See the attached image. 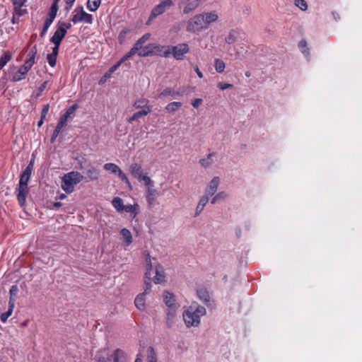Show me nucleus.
I'll list each match as a JSON object with an SVG mask.
<instances>
[{"label": "nucleus", "mask_w": 362, "mask_h": 362, "mask_svg": "<svg viewBox=\"0 0 362 362\" xmlns=\"http://www.w3.org/2000/svg\"><path fill=\"white\" fill-rule=\"evenodd\" d=\"M129 59V58L127 57V54H125L123 57H122L120 59V60L116 64H115L110 69V70H109L110 74H111L112 73L115 71L123 62H124L125 61H127Z\"/></svg>", "instance_id": "nucleus-42"}, {"label": "nucleus", "mask_w": 362, "mask_h": 362, "mask_svg": "<svg viewBox=\"0 0 362 362\" xmlns=\"http://www.w3.org/2000/svg\"><path fill=\"white\" fill-rule=\"evenodd\" d=\"M28 73L27 71L23 69L22 66L12 75L8 76V78L13 81H19L25 78V74Z\"/></svg>", "instance_id": "nucleus-26"}, {"label": "nucleus", "mask_w": 362, "mask_h": 362, "mask_svg": "<svg viewBox=\"0 0 362 362\" xmlns=\"http://www.w3.org/2000/svg\"><path fill=\"white\" fill-rule=\"evenodd\" d=\"M232 84H230V83H223V82H220L217 84V86L219 89L221 90H225V89H227L228 88H230L232 87Z\"/></svg>", "instance_id": "nucleus-54"}, {"label": "nucleus", "mask_w": 362, "mask_h": 362, "mask_svg": "<svg viewBox=\"0 0 362 362\" xmlns=\"http://www.w3.org/2000/svg\"><path fill=\"white\" fill-rule=\"evenodd\" d=\"M145 263H146V273L145 276L146 278H148V280L151 279V272L153 268L152 265V258L150 256V254L147 252L146 254V259H145Z\"/></svg>", "instance_id": "nucleus-28"}, {"label": "nucleus", "mask_w": 362, "mask_h": 362, "mask_svg": "<svg viewBox=\"0 0 362 362\" xmlns=\"http://www.w3.org/2000/svg\"><path fill=\"white\" fill-rule=\"evenodd\" d=\"M101 0H88L87 8L90 11H95L100 7Z\"/></svg>", "instance_id": "nucleus-33"}, {"label": "nucleus", "mask_w": 362, "mask_h": 362, "mask_svg": "<svg viewBox=\"0 0 362 362\" xmlns=\"http://www.w3.org/2000/svg\"><path fill=\"white\" fill-rule=\"evenodd\" d=\"M47 61H48L49 64L51 66L54 67L56 65L57 56L52 55L51 54H47Z\"/></svg>", "instance_id": "nucleus-51"}, {"label": "nucleus", "mask_w": 362, "mask_h": 362, "mask_svg": "<svg viewBox=\"0 0 362 362\" xmlns=\"http://www.w3.org/2000/svg\"><path fill=\"white\" fill-rule=\"evenodd\" d=\"M147 362H158L156 353L151 346L148 349Z\"/></svg>", "instance_id": "nucleus-36"}, {"label": "nucleus", "mask_w": 362, "mask_h": 362, "mask_svg": "<svg viewBox=\"0 0 362 362\" xmlns=\"http://www.w3.org/2000/svg\"><path fill=\"white\" fill-rule=\"evenodd\" d=\"M139 210V205L137 204H135L134 205L132 204H127L125 205L124 207V211L130 214V217L132 219H134L136 218L138 214Z\"/></svg>", "instance_id": "nucleus-27"}, {"label": "nucleus", "mask_w": 362, "mask_h": 362, "mask_svg": "<svg viewBox=\"0 0 362 362\" xmlns=\"http://www.w3.org/2000/svg\"><path fill=\"white\" fill-rule=\"evenodd\" d=\"M156 45L149 44L145 46L141 50L138 52L139 56L140 57H148L154 54Z\"/></svg>", "instance_id": "nucleus-22"}, {"label": "nucleus", "mask_w": 362, "mask_h": 362, "mask_svg": "<svg viewBox=\"0 0 362 362\" xmlns=\"http://www.w3.org/2000/svg\"><path fill=\"white\" fill-rule=\"evenodd\" d=\"M65 1L67 5V6L66 7V9L69 11L71 8L75 0H65Z\"/></svg>", "instance_id": "nucleus-59"}, {"label": "nucleus", "mask_w": 362, "mask_h": 362, "mask_svg": "<svg viewBox=\"0 0 362 362\" xmlns=\"http://www.w3.org/2000/svg\"><path fill=\"white\" fill-rule=\"evenodd\" d=\"M18 291V288L16 286H11L10 289V293H11V298H13V296H15Z\"/></svg>", "instance_id": "nucleus-57"}, {"label": "nucleus", "mask_w": 362, "mask_h": 362, "mask_svg": "<svg viewBox=\"0 0 362 362\" xmlns=\"http://www.w3.org/2000/svg\"><path fill=\"white\" fill-rule=\"evenodd\" d=\"M129 171L134 177L138 180L144 175L142 166L137 163L131 164L129 167Z\"/></svg>", "instance_id": "nucleus-16"}, {"label": "nucleus", "mask_w": 362, "mask_h": 362, "mask_svg": "<svg viewBox=\"0 0 362 362\" xmlns=\"http://www.w3.org/2000/svg\"><path fill=\"white\" fill-rule=\"evenodd\" d=\"M295 5L302 11H306L308 9V4L305 0H296Z\"/></svg>", "instance_id": "nucleus-48"}, {"label": "nucleus", "mask_w": 362, "mask_h": 362, "mask_svg": "<svg viewBox=\"0 0 362 362\" xmlns=\"http://www.w3.org/2000/svg\"><path fill=\"white\" fill-rule=\"evenodd\" d=\"M156 47H158V48H155L156 52H154V54H156L160 57H164L163 53L166 52V49H169V46L164 47V46H160V45H156Z\"/></svg>", "instance_id": "nucleus-47"}, {"label": "nucleus", "mask_w": 362, "mask_h": 362, "mask_svg": "<svg viewBox=\"0 0 362 362\" xmlns=\"http://www.w3.org/2000/svg\"><path fill=\"white\" fill-rule=\"evenodd\" d=\"M15 298H10L9 303H8V310L4 313H1V321L6 322V320L11 315L13 308L15 307Z\"/></svg>", "instance_id": "nucleus-25"}, {"label": "nucleus", "mask_w": 362, "mask_h": 362, "mask_svg": "<svg viewBox=\"0 0 362 362\" xmlns=\"http://www.w3.org/2000/svg\"><path fill=\"white\" fill-rule=\"evenodd\" d=\"M182 107L180 102H172L165 106V110L168 112H174Z\"/></svg>", "instance_id": "nucleus-31"}, {"label": "nucleus", "mask_w": 362, "mask_h": 362, "mask_svg": "<svg viewBox=\"0 0 362 362\" xmlns=\"http://www.w3.org/2000/svg\"><path fill=\"white\" fill-rule=\"evenodd\" d=\"M151 112V107H146L145 109H143L141 111H138V112H135L132 117H130L127 119V121L129 123H132L134 121L138 119L141 117L147 115Z\"/></svg>", "instance_id": "nucleus-21"}, {"label": "nucleus", "mask_w": 362, "mask_h": 362, "mask_svg": "<svg viewBox=\"0 0 362 362\" xmlns=\"http://www.w3.org/2000/svg\"><path fill=\"white\" fill-rule=\"evenodd\" d=\"M189 52V47L187 43H180L175 46H169V49L163 53L164 57H168L170 54L176 60H182L185 54Z\"/></svg>", "instance_id": "nucleus-3"}, {"label": "nucleus", "mask_w": 362, "mask_h": 362, "mask_svg": "<svg viewBox=\"0 0 362 362\" xmlns=\"http://www.w3.org/2000/svg\"><path fill=\"white\" fill-rule=\"evenodd\" d=\"M134 362H143V361L139 355H137V357L135 359Z\"/></svg>", "instance_id": "nucleus-64"}, {"label": "nucleus", "mask_w": 362, "mask_h": 362, "mask_svg": "<svg viewBox=\"0 0 362 362\" xmlns=\"http://www.w3.org/2000/svg\"><path fill=\"white\" fill-rule=\"evenodd\" d=\"M59 27L61 28V29H64V31H67V30H69V28H71V24L69 23H64V22H59Z\"/></svg>", "instance_id": "nucleus-53"}, {"label": "nucleus", "mask_w": 362, "mask_h": 362, "mask_svg": "<svg viewBox=\"0 0 362 362\" xmlns=\"http://www.w3.org/2000/svg\"><path fill=\"white\" fill-rule=\"evenodd\" d=\"M30 177V176H29V175L22 174L21 179H20L19 187H23L25 188L28 187V182Z\"/></svg>", "instance_id": "nucleus-46"}, {"label": "nucleus", "mask_w": 362, "mask_h": 362, "mask_svg": "<svg viewBox=\"0 0 362 362\" xmlns=\"http://www.w3.org/2000/svg\"><path fill=\"white\" fill-rule=\"evenodd\" d=\"M59 133H60V131H59L58 129H54L52 136V139H51L52 142H53L55 140V139L58 136Z\"/></svg>", "instance_id": "nucleus-61"}, {"label": "nucleus", "mask_w": 362, "mask_h": 362, "mask_svg": "<svg viewBox=\"0 0 362 362\" xmlns=\"http://www.w3.org/2000/svg\"><path fill=\"white\" fill-rule=\"evenodd\" d=\"M206 313V308L197 303L190 305L183 313L182 317L187 327H198L200 318Z\"/></svg>", "instance_id": "nucleus-1"}, {"label": "nucleus", "mask_w": 362, "mask_h": 362, "mask_svg": "<svg viewBox=\"0 0 362 362\" xmlns=\"http://www.w3.org/2000/svg\"><path fill=\"white\" fill-rule=\"evenodd\" d=\"M113 356H114V358H113L114 362H122L124 358L125 354L123 351L118 349L115 351Z\"/></svg>", "instance_id": "nucleus-38"}, {"label": "nucleus", "mask_w": 362, "mask_h": 362, "mask_svg": "<svg viewBox=\"0 0 362 362\" xmlns=\"http://www.w3.org/2000/svg\"><path fill=\"white\" fill-rule=\"evenodd\" d=\"M66 35V31L64 29H61L59 27L55 31L53 36L51 37V42L54 44V45H60L62 40L64 37Z\"/></svg>", "instance_id": "nucleus-17"}, {"label": "nucleus", "mask_w": 362, "mask_h": 362, "mask_svg": "<svg viewBox=\"0 0 362 362\" xmlns=\"http://www.w3.org/2000/svg\"><path fill=\"white\" fill-rule=\"evenodd\" d=\"M57 10H58L57 5H55V4H53L51 7V10H50V12L49 14V17L48 18L51 19L52 21H54V19L56 17Z\"/></svg>", "instance_id": "nucleus-49"}, {"label": "nucleus", "mask_w": 362, "mask_h": 362, "mask_svg": "<svg viewBox=\"0 0 362 362\" xmlns=\"http://www.w3.org/2000/svg\"><path fill=\"white\" fill-rule=\"evenodd\" d=\"M53 21H52L51 19H46L45 22V25H44V27H43V29L40 33V35L41 36H43L46 32L47 31L48 28H49V26L51 25V24L52 23Z\"/></svg>", "instance_id": "nucleus-50"}, {"label": "nucleus", "mask_w": 362, "mask_h": 362, "mask_svg": "<svg viewBox=\"0 0 362 362\" xmlns=\"http://www.w3.org/2000/svg\"><path fill=\"white\" fill-rule=\"evenodd\" d=\"M228 197V194L227 192L222 191L218 193H217L211 199V203L212 204H214L218 201L224 200Z\"/></svg>", "instance_id": "nucleus-35"}, {"label": "nucleus", "mask_w": 362, "mask_h": 362, "mask_svg": "<svg viewBox=\"0 0 362 362\" xmlns=\"http://www.w3.org/2000/svg\"><path fill=\"white\" fill-rule=\"evenodd\" d=\"M83 180V175L78 171H71L62 177L61 187L68 194L74 192L75 186Z\"/></svg>", "instance_id": "nucleus-2"}, {"label": "nucleus", "mask_w": 362, "mask_h": 362, "mask_svg": "<svg viewBox=\"0 0 362 362\" xmlns=\"http://www.w3.org/2000/svg\"><path fill=\"white\" fill-rule=\"evenodd\" d=\"M139 181H143L144 185H146V186H149L151 183V178L147 176V175H143L139 179Z\"/></svg>", "instance_id": "nucleus-52"}, {"label": "nucleus", "mask_w": 362, "mask_h": 362, "mask_svg": "<svg viewBox=\"0 0 362 362\" xmlns=\"http://www.w3.org/2000/svg\"><path fill=\"white\" fill-rule=\"evenodd\" d=\"M202 0H182V3L185 4L183 13H189L194 11L200 4Z\"/></svg>", "instance_id": "nucleus-14"}, {"label": "nucleus", "mask_w": 362, "mask_h": 362, "mask_svg": "<svg viewBox=\"0 0 362 362\" xmlns=\"http://www.w3.org/2000/svg\"><path fill=\"white\" fill-rule=\"evenodd\" d=\"M194 71H196L197 76L202 78H203V74L202 73V71L199 70V67L197 66H196L194 67Z\"/></svg>", "instance_id": "nucleus-62"}, {"label": "nucleus", "mask_w": 362, "mask_h": 362, "mask_svg": "<svg viewBox=\"0 0 362 362\" xmlns=\"http://www.w3.org/2000/svg\"><path fill=\"white\" fill-rule=\"evenodd\" d=\"M209 197H208L206 195H204L203 197H202L200 198V199H199V202H198V204L197 205V207H196L194 217H197L202 213V211H203L204 206H206V204L209 202Z\"/></svg>", "instance_id": "nucleus-24"}, {"label": "nucleus", "mask_w": 362, "mask_h": 362, "mask_svg": "<svg viewBox=\"0 0 362 362\" xmlns=\"http://www.w3.org/2000/svg\"><path fill=\"white\" fill-rule=\"evenodd\" d=\"M150 36L151 35L149 33H146L144 35L141 37H140L134 45L133 47L130 49V51L126 54L127 57L130 58L136 53L141 50L144 48V44H145L147 42Z\"/></svg>", "instance_id": "nucleus-9"}, {"label": "nucleus", "mask_w": 362, "mask_h": 362, "mask_svg": "<svg viewBox=\"0 0 362 362\" xmlns=\"http://www.w3.org/2000/svg\"><path fill=\"white\" fill-rule=\"evenodd\" d=\"M153 281L156 284H161L165 281V274L162 266L157 265L156 267V276Z\"/></svg>", "instance_id": "nucleus-20"}, {"label": "nucleus", "mask_w": 362, "mask_h": 362, "mask_svg": "<svg viewBox=\"0 0 362 362\" xmlns=\"http://www.w3.org/2000/svg\"><path fill=\"white\" fill-rule=\"evenodd\" d=\"M48 111H49V105H44L43 109L42 110V115H41V117H45V116L47 115Z\"/></svg>", "instance_id": "nucleus-58"}, {"label": "nucleus", "mask_w": 362, "mask_h": 362, "mask_svg": "<svg viewBox=\"0 0 362 362\" xmlns=\"http://www.w3.org/2000/svg\"><path fill=\"white\" fill-rule=\"evenodd\" d=\"M191 104L194 107L198 108L202 104V99L196 98L192 101Z\"/></svg>", "instance_id": "nucleus-55"}, {"label": "nucleus", "mask_w": 362, "mask_h": 362, "mask_svg": "<svg viewBox=\"0 0 362 362\" xmlns=\"http://www.w3.org/2000/svg\"><path fill=\"white\" fill-rule=\"evenodd\" d=\"M59 45H55L54 47L52 49V52L51 54L57 56L58 52H59Z\"/></svg>", "instance_id": "nucleus-63"}, {"label": "nucleus", "mask_w": 362, "mask_h": 362, "mask_svg": "<svg viewBox=\"0 0 362 362\" xmlns=\"http://www.w3.org/2000/svg\"><path fill=\"white\" fill-rule=\"evenodd\" d=\"M120 233L123 239L124 246H129L133 242V237L130 230L127 228H122L120 231Z\"/></svg>", "instance_id": "nucleus-19"}, {"label": "nucleus", "mask_w": 362, "mask_h": 362, "mask_svg": "<svg viewBox=\"0 0 362 362\" xmlns=\"http://www.w3.org/2000/svg\"><path fill=\"white\" fill-rule=\"evenodd\" d=\"M76 109V105H72L71 107H70L67 110L66 112H65V114L60 118V121L63 122L64 123H66V121H67V119L72 115L74 114V112H75Z\"/></svg>", "instance_id": "nucleus-40"}, {"label": "nucleus", "mask_w": 362, "mask_h": 362, "mask_svg": "<svg viewBox=\"0 0 362 362\" xmlns=\"http://www.w3.org/2000/svg\"><path fill=\"white\" fill-rule=\"evenodd\" d=\"M157 195L158 193L155 189L151 187H148L146 192V198L149 206H152L154 204L156 199L157 198Z\"/></svg>", "instance_id": "nucleus-18"}, {"label": "nucleus", "mask_w": 362, "mask_h": 362, "mask_svg": "<svg viewBox=\"0 0 362 362\" xmlns=\"http://www.w3.org/2000/svg\"><path fill=\"white\" fill-rule=\"evenodd\" d=\"M298 47H299V49H300V51L303 54H305L306 55L309 54V50L308 48L307 42L305 40H303L300 41L298 43Z\"/></svg>", "instance_id": "nucleus-44"}, {"label": "nucleus", "mask_w": 362, "mask_h": 362, "mask_svg": "<svg viewBox=\"0 0 362 362\" xmlns=\"http://www.w3.org/2000/svg\"><path fill=\"white\" fill-rule=\"evenodd\" d=\"M11 1H12L13 7H14V15L12 18V21L14 23L16 16H18L19 17V16H23L26 12V9L23 8L26 0H11Z\"/></svg>", "instance_id": "nucleus-11"}, {"label": "nucleus", "mask_w": 362, "mask_h": 362, "mask_svg": "<svg viewBox=\"0 0 362 362\" xmlns=\"http://www.w3.org/2000/svg\"><path fill=\"white\" fill-rule=\"evenodd\" d=\"M206 28V26L204 25L203 17L201 14H197L191 18L187 25V31L189 33H197L203 30Z\"/></svg>", "instance_id": "nucleus-5"}, {"label": "nucleus", "mask_w": 362, "mask_h": 362, "mask_svg": "<svg viewBox=\"0 0 362 362\" xmlns=\"http://www.w3.org/2000/svg\"><path fill=\"white\" fill-rule=\"evenodd\" d=\"M71 21L74 24L78 23L92 24L93 17V15L86 13L82 6H78L72 12Z\"/></svg>", "instance_id": "nucleus-4"}, {"label": "nucleus", "mask_w": 362, "mask_h": 362, "mask_svg": "<svg viewBox=\"0 0 362 362\" xmlns=\"http://www.w3.org/2000/svg\"><path fill=\"white\" fill-rule=\"evenodd\" d=\"M12 58V54L9 51H6L4 52L3 56H1V68Z\"/></svg>", "instance_id": "nucleus-43"}, {"label": "nucleus", "mask_w": 362, "mask_h": 362, "mask_svg": "<svg viewBox=\"0 0 362 362\" xmlns=\"http://www.w3.org/2000/svg\"><path fill=\"white\" fill-rule=\"evenodd\" d=\"M177 93L174 90L170 88L164 89L158 95L159 98L165 97L168 95L175 96Z\"/></svg>", "instance_id": "nucleus-45"}, {"label": "nucleus", "mask_w": 362, "mask_h": 362, "mask_svg": "<svg viewBox=\"0 0 362 362\" xmlns=\"http://www.w3.org/2000/svg\"><path fill=\"white\" fill-rule=\"evenodd\" d=\"M103 168L106 171H110L112 174H117L118 177L122 181L124 182L129 189H132V186L127 177L126 174L123 173L121 168L116 164L112 163H107L103 165Z\"/></svg>", "instance_id": "nucleus-6"}, {"label": "nucleus", "mask_w": 362, "mask_h": 362, "mask_svg": "<svg viewBox=\"0 0 362 362\" xmlns=\"http://www.w3.org/2000/svg\"><path fill=\"white\" fill-rule=\"evenodd\" d=\"M163 299H164V302L166 304V305L171 310L168 313V317H173L174 313H175V310L177 309V305L175 304V296L171 293L165 291L163 293Z\"/></svg>", "instance_id": "nucleus-8"}, {"label": "nucleus", "mask_w": 362, "mask_h": 362, "mask_svg": "<svg viewBox=\"0 0 362 362\" xmlns=\"http://www.w3.org/2000/svg\"><path fill=\"white\" fill-rule=\"evenodd\" d=\"M220 184V178L218 177H214L209 183L208 186L205 189V194L208 197L214 195L218 187Z\"/></svg>", "instance_id": "nucleus-12"}, {"label": "nucleus", "mask_w": 362, "mask_h": 362, "mask_svg": "<svg viewBox=\"0 0 362 362\" xmlns=\"http://www.w3.org/2000/svg\"><path fill=\"white\" fill-rule=\"evenodd\" d=\"M198 298L204 303H208L210 300L209 292L205 288H199L197 291Z\"/></svg>", "instance_id": "nucleus-29"}, {"label": "nucleus", "mask_w": 362, "mask_h": 362, "mask_svg": "<svg viewBox=\"0 0 362 362\" xmlns=\"http://www.w3.org/2000/svg\"><path fill=\"white\" fill-rule=\"evenodd\" d=\"M200 14L203 17L204 23L206 26L216 22L218 19V15L216 11L204 12Z\"/></svg>", "instance_id": "nucleus-13"}, {"label": "nucleus", "mask_w": 362, "mask_h": 362, "mask_svg": "<svg viewBox=\"0 0 362 362\" xmlns=\"http://www.w3.org/2000/svg\"><path fill=\"white\" fill-rule=\"evenodd\" d=\"M174 5V3L172 0H164L161 1L159 4L156 6L151 11V16L149 17V20L155 18L159 15L163 13L167 9L170 8L171 6Z\"/></svg>", "instance_id": "nucleus-7"}, {"label": "nucleus", "mask_w": 362, "mask_h": 362, "mask_svg": "<svg viewBox=\"0 0 362 362\" xmlns=\"http://www.w3.org/2000/svg\"><path fill=\"white\" fill-rule=\"evenodd\" d=\"M37 53L36 47H33L28 54L29 58L26 60L25 64L22 66L24 71H28L33 65L35 64V57Z\"/></svg>", "instance_id": "nucleus-15"}, {"label": "nucleus", "mask_w": 362, "mask_h": 362, "mask_svg": "<svg viewBox=\"0 0 362 362\" xmlns=\"http://www.w3.org/2000/svg\"><path fill=\"white\" fill-rule=\"evenodd\" d=\"M238 37V32L235 30H231L228 35L226 37L225 40L228 44H233Z\"/></svg>", "instance_id": "nucleus-32"}, {"label": "nucleus", "mask_w": 362, "mask_h": 362, "mask_svg": "<svg viewBox=\"0 0 362 362\" xmlns=\"http://www.w3.org/2000/svg\"><path fill=\"white\" fill-rule=\"evenodd\" d=\"M32 169H33V163L31 161L30 163L27 166V168H25V170H24L23 174L30 176L31 173H32Z\"/></svg>", "instance_id": "nucleus-56"}, {"label": "nucleus", "mask_w": 362, "mask_h": 362, "mask_svg": "<svg viewBox=\"0 0 362 362\" xmlns=\"http://www.w3.org/2000/svg\"><path fill=\"white\" fill-rule=\"evenodd\" d=\"M215 69L218 73H222L226 67L225 62L220 59H215Z\"/></svg>", "instance_id": "nucleus-41"}, {"label": "nucleus", "mask_w": 362, "mask_h": 362, "mask_svg": "<svg viewBox=\"0 0 362 362\" xmlns=\"http://www.w3.org/2000/svg\"><path fill=\"white\" fill-rule=\"evenodd\" d=\"M86 174L91 180H97L100 175L99 171L94 167L90 168Z\"/></svg>", "instance_id": "nucleus-34"}, {"label": "nucleus", "mask_w": 362, "mask_h": 362, "mask_svg": "<svg viewBox=\"0 0 362 362\" xmlns=\"http://www.w3.org/2000/svg\"><path fill=\"white\" fill-rule=\"evenodd\" d=\"M214 156V153L208 154L207 157L200 160L199 163L202 166L207 168L212 164V157Z\"/></svg>", "instance_id": "nucleus-39"}, {"label": "nucleus", "mask_w": 362, "mask_h": 362, "mask_svg": "<svg viewBox=\"0 0 362 362\" xmlns=\"http://www.w3.org/2000/svg\"><path fill=\"white\" fill-rule=\"evenodd\" d=\"M112 204L117 211H124V205L123 204V201L120 197H117L113 198Z\"/></svg>", "instance_id": "nucleus-30"}, {"label": "nucleus", "mask_w": 362, "mask_h": 362, "mask_svg": "<svg viewBox=\"0 0 362 362\" xmlns=\"http://www.w3.org/2000/svg\"><path fill=\"white\" fill-rule=\"evenodd\" d=\"M28 193V187L25 188L23 187H18L17 197H18V203L20 204V205L21 206H24V204L25 203V198H26Z\"/></svg>", "instance_id": "nucleus-23"}, {"label": "nucleus", "mask_w": 362, "mask_h": 362, "mask_svg": "<svg viewBox=\"0 0 362 362\" xmlns=\"http://www.w3.org/2000/svg\"><path fill=\"white\" fill-rule=\"evenodd\" d=\"M66 124L64 123L62 121H59V122L57 123L56 127H55V129H58L59 131L61 132L62 127L65 125Z\"/></svg>", "instance_id": "nucleus-60"}, {"label": "nucleus", "mask_w": 362, "mask_h": 362, "mask_svg": "<svg viewBox=\"0 0 362 362\" xmlns=\"http://www.w3.org/2000/svg\"><path fill=\"white\" fill-rule=\"evenodd\" d=\"M150 287H151V284L150 283H146V288H145L144 292L142 293L139 294L136 297V298L134 300V304H135L136 307L138 309H139L140 310H145V308H146V304H145L146 298H145V296L148 293V291L150 289Z\"/></svg>", "instance_id": "nucleus-10"}, {"label": "nucleus", "mask_w": 362, "mask_h": 362, "mask_svg": "<svg viewBox=\"0 0 362 362\" xmlns=\"http://www.w3.org/2000/svg\"><path fill=\"white\" fill-rule=\"evenodd\" d=\"M148 103V100L145 98H139L136 100L134 103L133 106L136 109L144 108L145 109L146 107H148L147 105Z\"/></svg>", "instance_id": "nucleus-37"}]
</instances>
